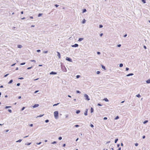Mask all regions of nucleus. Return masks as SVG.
<instances>
[{
    "label": "nucleus",
    "mask_w": 150,
    "mask_h": 150,
    "mask_svg": "<svg viewBox=\"0 0 150 150\" xmlns=\"http://www.w3.org/2000/svg\"><path fill=\"white\" fill-rule=\"evenodd\" d=\"M54 116L55 119L58 118V111H55L54 112Z\"/></svg>",
    "instance_id": "1"
},
{
    "label": "nucleus",
    "mask_w": 150,
    "mask_h": 150,
    "mask_svg": "<svg viewBox=\"0 0 150 150\" xmlns=\"http://www.w3.org/2000/svg\"><path fill=\"white\" fill-rule=\"evenodd\" d=\"M84 97L87 100H90L89 98H88V96L87 94H85Z\"/></svg>",
    "instance_id": "2"
},
{
    "label": "nucleus",
    "mask_w": 150,
    "mask_h": 150,
    "mask_svg": "<svg viewBox=\"0 0 150 150\" xmlns=\"http://www.w3.org/2000/svg\"><path fill=\"white\" fill-rule=\"evenodd\" d=\"M66 59L67 60V61H68L70 62H72V59H70V58H69V57H66Z\"/></svg>",
    "instance_id": "3"
},
{
    "label": "nucleus",
    "mask_w": 150,
    "mask_h": 150,
    "mask_svg": "<svg viewBox=\"0 0 150 150\" xmlns=\"http://www.w3.org/2000/svg\"><path fill=\"white\" fill-rule=\"evenodd\" d=\"M57 55L58 56L59 58V59L60 58L61 56H60V53L58 52H57Z\"/></svg>",
    "instance_id": "4"
},
{
    "label": "nucleus",
    "mask_w": 150,
    "mask_h": 150,
    "mask_svg": "<svg viewBox=\"0 0 150 150\" xmlns=\"http://www.w3.org/2000/svg\"><path fill=\"white\" fill-rule=\"evenodd\" d=\"M78 46V45L77 44H76L74 45H72V47H76Z\"/></svg>",
    "instance_id": "5"
},
{
    "label": "nucleus",
    "mask_w": 150,
    "mask_h": 150,
    "mask_svg": "<svg viewBox=\"0 0 150 150\" xmlns=\"http://www.w3.org/2000/svg\"><path fill=\"white\" fill-rule=\"evenodd\" d=\"M50 74H57V73L55 72H54L53 71H52Z\"/></svg>",
    "instance_id": "6"
},
{
    "label": "nucleus",
    "mask_w": 150,
    "mask_h": 150,
    "mask_svg": "<svg viewBox=\"0 0 150 150\" xmlns=\"http://www.w3.org/2000/svg\"><path fill=\"white\" fill-rule=\"evenodd\" d=\"M88 111V109H86V111L84 113V115H87Z\"/></svg>",
    "instance_id": "7"
},
{
    "label": "nucleus",
    "mask_w": 150,
    "mask_h": 150,
    "mask_svg": "<svg viewBox=\"0 0 150 150\" xmlns=\"http://www.w3.org/2000/svg\"><path fill=\"white\" fill-rule=\"evenodd\" d=\"M39 106V105L38 104H35L33 106V108H36L38 107Z\"/></svg>",
    "instance_id": "8"
},
{
    "label": "nucleus",
    "mask_w": 150,
    "mask_h": 150,
    "mask_svg": "<svg viewBox=\"0 0 150 150\" xmlns=\"http://www.w3.org/2000/svg\"><path fill=\"white\" fill-rule=\"evenodd\" d=\"M146 82L147 83H150V79H149L146 81Z\"/></svg>",
    "instance_id": "9"
},
{
    "label": "nucleus",
    "mask_w": 150,
    "mask_h": 150,
    "mask_svg": "<svg viewBox=\"0 0 150 150\" xmlns=\"http://www.w3.org/2000/svg\"><path fill=\"white\" fill-rule=\"evenodd\" d=\"M93 112V109L92 108H91V113H92Z\"/></svg>",
    "instance_id": "10"
},
{
    "label": "nucleus",
    "mask_w": 150,
    "mask_h": 150,
    "mask_svg": "<svg viewBox=\"0 0 150 150\" xmlns=\"http://www.w3.org/2000/svg\"><path fill=\"white\" fill-rule=\"evenodd\" d=\"M104 100H105V101L106 102H108V99L106 98H105L104 99H103Z\"/></svg>",
    "instance_id": "11"
},
{
    "label": "nucleus",
    "mask_w": 150,
    "mask_h": 150,
    "mask_svg": "<svg viewBox=\"0 0 150 150\" xmlns=\"http://www.w3.org/2000/svg\"><path fill=\"white\" fill-rule=\"evenodd\" d=\"M83 40V38H79L78 41H81Z\"/></svg>",
    "instance_id": "12"
},
{
    "label": "nucleus",
    "mask_w": 150,
    "mask_h": 150,
    "mask_svg": "<svg viewBox=\"0 0 150 150\" xmlns=\"http://www.w3.org/2000/svg\"><path fill=\"white\" fill-rule=\"evenodd\" d=\"M18 47L19 48H21L22 47V46L21 45H18Z\"/></svg>",
    "instance_id": "13"
},
{
    "label": "nucleus",
    "mask_w": 150,
    "mask_h": 150,
    "mask_svg": "<svg viewBox=\"0 0 150 150\" xmlns=\"http://www.w3.org/2000/svg\"><path fill=\"white\" fill-rule=\"evenodd\" d=\"M133 74H129L127 75V76H130L132 75Z\"/></svg>",
    "instance_id": "14"
},
{
    "label": "nucleus",
    "mask_w": 150,
    "mask_h": 150,
    "mask_svg": "<svg viewBox=\"0 0 150 150\" xmlns=\"http://www.w3.org/2000/svg\"><path fill=\"white\" fill-rule=\"evenodd\" d=\"M86 21V20L85 19H84L83 20V21H82V23H85Z\"/></svg>",
    "instance_id": "15"
},
{
    "label": "nucleus",
    "mask_w": 150,
    "mask_h": 150,
    "mask_svg": "<svg viewBox=\"0 0 150 150\" xmlns=\"http://www.w3.org/2000/svg\"><path fill=\"white\" fill-rule=\"evenodd\" d=\"M136 96L138 97V98H140L141 97V96L140 95V94H138V95H136Z\"/></svg>",
    "instance_id": "16"
},
{
    "label": "nucleus",
    "mask_w": 150,
    "mask_h": 150,
    "mask_svg": "<svg viewBox=\"0 0 150 150\" xmlns=\"http://www.w3.org/2000/svg\"><path fill=\"white\" fill-rule=\"evenodd\" d=\"M11 106H6L5 107V108L6 109H7V108H11Z\"/></svg>",
    "instance_id": "17"
},
{
    "label": "nucleus",
    "mask_w": 150,
    "mask_h": 150,
    "mask_svg": "<svg viewBox=\"0 0 150 150\" xmlns=\"http://www.w3.org/2000/svg\"><path fill=\"white\" fill-rule=\"evenodd\" d=\"M80 111L79 110H77V111H76V113L77 114H78V113H80Z\"/></svg>",
    "instance_id": "18"
},
{
    "label": "nucleus",
    "mask_w": 150,
    "mask_h": 150,
    "mask_svg": "<svg viewBox=\"0 0 150 150\" xmlns=\"http://www.w3.org/2000/svg\"><path fill=\"white\" fill-rule=\"evenodd\" d=\"M86 11V9H84L83 10V13H84Z\"/></svg>",
    "instance_id": "19"
},
{
    "label": "nucleus",
    "mask_w": 150,
    "mask_h": 150,
    "mask_svg": "<svg viewBox=\"0 0 150 150\" xmlns=\"http://www.w3.org/2000/svg\"><path fill=\"white\" fill-rule=\"evenodd\" d=\"M22 141V140L21 139H19L17 141H16V142H21Z\"/></svg>",
    "instance_id": "20"
},
{
    "label": "nucleus",
    "mask_w": 150,
    "mask_h": 150,
    "mask_svg": "<svg viewBox=\"0 0 150 150\" xmlns=\"http://www.w3.org/2000/svg\"><path fill=\"white\" fill-rule=\"evenodd\" d=\"M13 82V80H11L8 82V83H12V82Z\"/></svg>",
    "instance_id": "21"
},
{
    "label": "nucleus",
    "mask_w": 150,
    "mask_h": 150,
    "mask_svg": "<svg viewBox=\"0 0 150 150\" xmlns=\"http://www.w3.org/2000/svg\"><path fill=\"white\" fill-rule=\"evenodd\" d=\"M42 15V13H39V14L38 15V17H40V16H41Z\"/></svg>",
    "instance_id": "22"
},
{
    "label": "nucleus",
    "mask_w": 150,
    "mask_h": 150,
    "mask_svg": "<svg viewBox=\"0 0 150 150\" xmlns=\"http://www.w3.org/2000/svg\"><path fill=\"white\" fill-rule=\"evenodd\" d=\"M142 1L144 3H145L146 2L145 0H142Z\"/></svg>",
    "instance_id": "23"
},
{
    "label": "nucleus",
    "mask_w": 150,
    "mask_h": 150,
    "mask_svg": "<svg viewBox=\"0 0 150 150\" xmlns=\"http://www.w3.org/2000/svg\"><path fill=\"white\" fill-rule=\"evenodd\" d=\"M102 67L103 69H105V67L104 66L102 65Z\"/></svg>",
    "instance_id": "24"
},
{
    "label": "nucleus",
    "mask_w": 150,
    "mask_h": 150,
    "mask_svg": "<svg viewBox=\"0 0 150 150\" xmlns=\"http://www.w3.org/2000/svg\"><path fill=\"white\" fill-rule=\"evenodd\" d=\"M123 66V64H120V67H122Z\"/></svg>",
    "instance_id": "25"
},
{
    "label": "nucleus",
    "mask_w": 150,
    "mask_h": 150,
    "mask_svg": "<svg viewBox=\"0 0 150 150\" xmlns=\"http://www.w3.org/2000/svg\"><path fill=\"white\" fill-rule=\"evenodd\" d=\"M119 118V117L118 116H117L115 118V120L117 119H118Z\"/></svg>",
    "instance_id": "26"
},
{
    "label": "nucleus",
    "mask_w": 150,
    "mask_h": 150,
    "mask_svg": "<svg viewBox=\"0 0 150 150\" xmlns=\"http://www.w3.org/2000/svg\"><path fill=\"white\" fill-rule=\"evenodd\" d=\"M118 140V139H116L115 140V143H116L117 142Z\"/></svg>",
    "instance_id": "27"
},
{
    "label": "nucleus",
    "mask_w": 150,
    "mask_h": 150,
    "mask_svg": "<svg viewBox=\"0 0 150 150\" xmlns=\"http://www.w3.org/2000/svg\"><path fill=\"white\" fill-rule=\"evenodd\" d=\"M9 112L10 113H11L12 112V110L11 109H8V110Z\"/></svg>",
    "instance_id": "28"
},
{
    "label": "nucleus",
    "mask_w": 150,
    "mask_h": 150,
    "mask_svg": "<svg viewBox=\"0 0 150 150\" xmlns=\"http://www.w3.org/2000/svg\"><path fill=\"white\" fill-rule=\"evenodd\" d=\"M25 64V62H24V63H21V64H20V65H24Z\"/></svg>",
    "instance_id": "29"
},
{
    "label": "nucleus",
    "mask_w": 150,
    "mask_h": 150,
    "mask_svg": "<svg viewBox=\"0 0 150 150\" xmlns=\"http://www.w3.org/2000/svg\"><path fill=\"white\" fill-rule=\"evenodd\" d=\"M44 115V114H43L42 115H40L38 116V117H41L42 116H43Z\"/></svg>",
    "instance_id": "30"
},
{
    "label": "nucleus",
    "mask_w": 150,
    "mask_h": 150,
    "mask_svg": "<svg viewBox=\"0 0 150 150\" xmlns=\"http://www.w3.org/2000/svg\"><path fill=\"white\" fill-rule=\"evenodd\" d=\"M62 139V137H60L59 138V140H61Z\"/></svg>",
    "instance_id": "31"
},
{
    "label": "nucleus",
    "mask_w": 150,
    "mask_h": 150,
    "mask_svg": "<svg viewBox=\"0 0 150 150\" xmlns=\"http://www.w3.org/2000/svg\"><path fill=\"white\" fill-rule=\"evenodd\" d=\"M96 73L97 74H99L100 73V71H97Z\"/></svg>",
    "instance_id": "32"
},
{
    "label": "nucleus",
    "mask_w": 150,
    "mask_h": 150,
    "mask_svg": "<svg viewBox=\"0 0 150 150\" xmlns=\"http://www.w3.org/2000/svg\"><path fill=\"white\" fill-rule=\"evenodd\" d=\"M49 121V120H46L45 121V122L46 123L48 122Z\"/></svg>",
    "instance_id": "33"
},
{
    "label": "nucleus",
    "mask_w": 150,
    "mask_h": 150,
    "mask_svg": "<svg viewBox=\"0 0 150 150\" xmlns=\"http://www.w3.org/2000/svg\"><path fill=\"white\" fill-rule=\"evenodd\" d=\"M148 122V121L146 120L144 122V123L145 124Z\"/></svg>",
    "instance_id": "34"
},
{
    "label": "nucleus",
    "mask_w": 150,
    "mask_h": 150,
    "mask_svg": "<svg viewBox=\"0 0 150 150\" xmlns=\"http://www.w3.org/2000/svg\"><path fill=\"white\" fill-rule=\"evenodd\" d=\"M90 126L91 127H93V124H91V125H90Z\"/></svg>",
    "instance_id": "35"
},
{
    "label": "nucleus",
    "mask_w": 150,
    "mask_h": 150,
    "mask_svg": "<svg viewBox=\"0 0 150 150\" xmlns=\"http://www.w3.org/2000/svg\"><path fill=\"white\" fill-rule=\"evenodd\" d=\"M77 93H80V92L79 91H76Z\"/></svg>",
    "instance_id": "36"
},
{
    "label": "nucleus",
    "mask_w": 150,
    "mask_h": 150,
    "mask_svg": "<svg viewBox=\"0 0 150 150\" xmlns=\"http://www.w3.org/2000/svg\"><path fill=\"white\" fill-rule=\"evenodd\" d=\"M56 143V142L55 141H54V142H52V144H55Z\"/></svg>",
    "instance_id": "37"
},
{
    "label": "nucleus",
    "mask_w": 150,
    "mask_h": 150,
    "mask_svg": "<svg viewBox=\"0 0 150 150\" xmlns=\"http://www.w3.org/2000/svg\"><path fill=\"white\" fill-rule=\"evenodd\" d=\"M59 104V103H58L57 104H54L53 105V106H56V105H58V104Z\"/></svg>",
    "instance_id": "38"
},
{
    "label": "nucleus",
    "mask_w": 150,
    "mask_h": 150,
    "mask_svg": "<svg viewBox=\"0 0 150 150\" xmlns=\"http://www.w3.org/2000/svg\"><path fill=\"white\" fill-rule=\"evenodd\" d=\"M80 76L79 75H77L76 77L77 78H78L80 77Z\"/></svg>",
    "instance_id": "39"
},
{
    "label": "nucleus",
    "mask_w": 150,
    "mask_h": 150,
    "mask_svg": "<svg viewBox=\"0 0 150 150\" xmlns=\"http://www.w3.org/2000/svg\"><path fill=\"white\" fill-rule=\"evenodd\" d=\"M103 27V25H99V27L100 28H101Z\"/></svg>",
    "instance_id": "40"
},
{
    "label": "nucleus",
    "mask_w": 150,
    "mask_h": 150,
    "mask_svg": "<svg viewBox=\"0 0 150 150\" xmlns=\"http://www.w3.org/2000/svg\"><path fill=\"white\" fill-rule=\"evenodd\" d=\"M18 79H23V78L21 77V78H19Z\"/></svg>",
    "instance_id": "41"
},
{
    "label": "nucleus",
    "mask_w": 150,
    "mask_h": 150,
    "mask_svg": "<svg viewBox=\"0 0 150 150\" xmlns=\"http://www.w3.org/2000/svg\"><path fill=\"white\" fill-rule=\"evenodd\" d=\"M25 107H23L21 109V110H24V109H25Z\"/></svg>",
    "instance_id": "42"
},
{
    "label": "nucleus",
    "mask_w": 150,
    "mask_h": 150,
    "mask_svg": "<svg viewBox=\"0 0 150 150\" xmlns=\"http://www.w3.org/2000/svg\"><path fill=\"white\" fill-rule=\"evenodd\" d=\"M126 71H128L129 70V68H127V67L126 68Z\"/></svg>",
    "instance_id": "43"
},
{
    "label": "nucleus",
    "mask_w": 150,
    "mask_h": 150,
    "mask_svg": "<svg viewBox=\"0 0 150 150\" xmlns=\"http://www.w3.org/2000/svg\"><path fill=\"white\" fill-rule=\"evenodd\" d=\"M98 105H99V106H102V105L101 104H99V103H98Z\"/></svg>",
    "instance_id": "44"
},
{
    "label": "nucleus",
    "mask_w": 150,
    "mask_h": 150,
    "mask_svg": "<svg viewBox=\"0 0 150 150\" xmlns=\"http://www.w3.org/2000/svg\"><path fill=\"white\" fill-rule=\"evenodd\" d=\"M31 62H35L36 61L35 60H31Z\"/></svg>",
    "instance_id": "45"
},
{
    "label": "nucleus",
    "mask_w": 150,
    "mask_h": 150,
    "mask_svg": "<svg viewBox=\"0 0 150 150\" xmlns=\"http://www.w3.org/2000/svg\"><path fill=\"white\" fill-rule=\"evenodd\" d=\"M144 48L145 49H146V47L145 46H144Z\"/></svg>",
    "instance_id": "46"
},
{
    "label": "nucleus",
    "mask_w": 150,
    "mask_h": 150,
    "mask_svg": "<svg viewBox=\"0 0 150 150\" xmlns=\"http://www.w3.org/2000/svg\"><path fill=\"white\" fill-rule=\"evenodd\" d=\"M121 46V45L120 44H119L117 45V46L118 47H120Z\"/></svg>",
    "instance_id": "47"
},
{
    "label": "nucleus",
    "mask_w": 150,
    "mask_h": 150,
    "mask_svg": "<svg viewBox=\"0 0 150 150\" xmlns=\"http://www.w3.org/2000/svg\"><path fill=\"white\" fill-rule=\"evenodd\" d=\"M135 145L136 146H137L138 145V144L137 143L135 144Z\"/></svg>",
    "instance_id": "48"
},
{
    "label": "nucleus",
    "mask_w": 150,
    "mask_h": 150,
    "mask_svg": "<svg viewBox=\"0 0 150 150\" xmlns=\"http://www.w3.org/2000/svg\"><path fill=\"white\" fill-rule=\"evenodd\" d=\"M55 6L57 7L59 5H57V4H55Z\"/></svg>",
    "instance_id": "49"
},
{
    "label": "nucleus",
    "mask_w": 150,
    "mask_h": 150,
    "mask_svg": "<svg viewBox=\"0 0 150 150\" xmlns=\"http://www.w3.org/2000/svg\"><path fill=\"white\" fill-rule=\"evenodd\" d=\"M107 117H104V118H103V119H104V120H107Z\"/></svg>",
    "instance_id": "50"
},
{
    "label": "nucleus",
    "mask_w": 150,
    "mask_h": 150,
    "mask_svg": "<svg viewBox=\"0 0 150 150\" xmlns=\"http://www.w3.org/2000/svg\"><path fill=\"white\" fill-rule=\"evenodd\" d=\"M8 75V74H6V75H5V76H4V77H6V76H7Z\"/></svg>",
    "instance_id": "51"
},
{
    "label": "nucleus",
    "mask_w": 150,
    "mask_h": 150,
    "mask_svg": "<svg viewBox=\"0 0 150 150\" xmlns=\"http://www.w3.org/2000/svg\"><path fill=\"white\" fill-rule=\"evenodd\" d=\"M20 85V83H18L17 84V86H19Z\"/></svg>",
    "instance_id": "52"
},
{
    "label": "nucleus",
    "mask_w": 150,
    "mask_h": 150,
    "mask_svg": "<svg viewBox=\"0 0 150 150\" xmlns=\"http://www.w3.org/2000/svg\"><path fill=\"white\" fill-rule=\"evenodd\" d=\"M75 126L76 127H78L79 126V125H75Z\"/></svg>",
    "instance_id": "53"
},
{
    "label": "nucleus",
    "mask_w": 150,
    "mask_h": 150,
    "mask_svg": "<svg viewBox=\"0 0 150 150\" xmlns=\"http://www.w3.org/2000/svg\"><path fill=\"white\" fill-rule=\"evenodd\" d=\"M65 145H66L65 144H64L63 145V146L64 147H65Z\"/></svg>",
    "instance_id": "54"
},
{
    "label": "nucleus",
    "mask_w": 150,
    "mask_h": 150,
    "mask_svg": "<svg viewBox=\"0 0 150 150\" xmlns=\"http://www.w3.org/2000/svg\"><path fill=\"white\" fill-rule=\"evenodd\" d=\"M30 126L32 127L33 126V125L32 124H30Z\"/></svg>",
    "instance_id": "55"
},
{
    "label": "nucleus",
    "mask_w": 150,
    "mask_h": 150,
    "mask_svg": "<svg viewBox=\"0 0 150 150\" xmlns=\"http://www.w3.org/2000/svg\"><path fill=\"white\" fill-rule=\"evenodd\" d=\"M40 50H37V52H40Z\"/></svg>",
    "instance_id": "56"
},
{
    "label": "nucleus",
    "mask_w": 150,
    "mask_h": 150,
    "mask_svg": "<svg viewBox=\"0 0 150 150\" xmlns=\"http://www.w3.org/2000/svg\"><path fill=\"white\" fill-rule=\"evenodd\" d=\"M145 138V136L144 135L143 136V137H142V138L143 139H144V138Z\"/></svg>",
    "instance_id": "57"
},
{
    "label": "nucleus",
    "mask_w": 150,
    "mask_h": 150,
    "mask_svg": "<svg viewBox=\"0 0 150 150\" xmlns=\"http://www.w3.org/2000/svg\"><path fill=\"white\" fill-rule=\"evenodd\" d=\"M97 53L98 54H100V52H98Z\"/></svg>",
    "instance_id": "58"
},
{
    "label": "nucleus",
    "mask_w": 150,
    "mask_h": 150,
    "mask_svg": "<svg viewBox=\"0 0 150 150\" xmlns=\"http://www.w3.org/2000/svg\"><path fill=\"white\" fill-rule=\"evenodd\" d=\"M41 142H40L38 143H37V144L38 145H39V144H41Z\"/></svg>",
    "instance_id": "59"
},
{
    "label": "nucleus",
    "mask_w": 150,
    "mask_h": 150,
    "mask_svg": "<svg viewBox=\"0 0 150 150\" xmlns=\"http://www.w3.org/2000/svg\"><path fill=\"white\" fill-rule=\"evenodd\" d=\"M21 98V96H19L18 97V99H20Z\"/></svg>",
    "instance_id": "60"
},
{
    "label": "nucleus",
    "mask_w": 150,
    "mask_h": 150,
    "mask_svg": "<svg viewBox=\"0 0 150 150\" xmlns=\"http://www.w3.org/2000/svg\"><path fill=\"white\" fill-rule=\"evenodd\" d=\"M38 91H35V93H37V92H38Z\"/></svg>",
    "instance_id": "61"
},
{
    "label": "nucleus",
    "mask_w": 150,
    "mask_h": 150,
    "mask_svg": "<svg viewBox=\"0 0 150 150\" xmlns=\"http://www.w3.org/2000/svg\"><path fill=\"white\" fill-rule=\"evenodd\" d=\"M23 11H21V14H23Z\"/></svg>",
    "instance_id": "62"
},
{
    "label": "nucleus",
    "mask_w": 150,
    "mask_h": 150,
    "mask_svg": "<svg viewBox=\"0 0 150 150\" xmlns=\"http://www.w3.org/2000/svg\"><path fill=\"white\" fill-rule=\"evenodd\" d=\"M3 86L1 85V86H0V88H3Z\"/></svg>",
    "instance_id": "63"
},
{
    "label": "nucleus",
    "mask_w": 150,
    "mask_h": 150,
    "mask_svg": "<svg viewBox=\"0 0 150 150\" xmlns=\"http://www.w3.org/2000/svg\"><path fill=\"white\" fill-rule=\"evenodd\" d=\"M103 35V33H101V34H100V36H101Z\"/></svg>",
    "instance_id": "64"
}]
</instances>
